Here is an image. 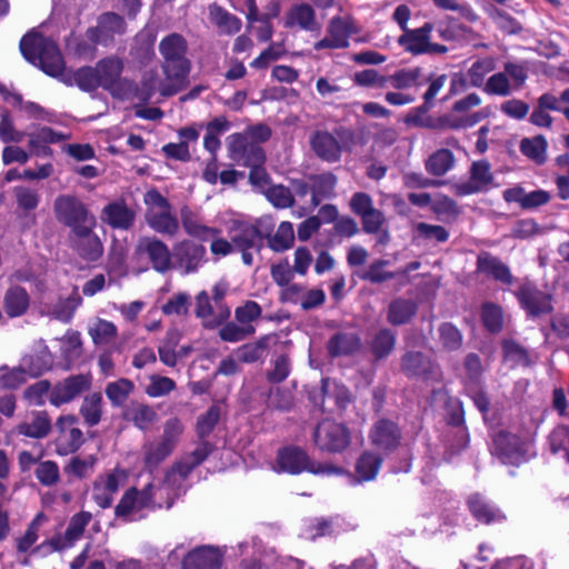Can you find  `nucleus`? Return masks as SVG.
<instances>
[{"label":"nucleus","instance_id":"obj_59","mask_svg":"<svg viewBox=\"0 0 569 569\" xmlns=\"http://www.w3.org/2000/svg\"><path fill=\"white\" fill-rule=\"evenodd\" d=\"M0 386L6 389H17L26 383L29 377L28 371L20 362L18 367L8 368L7 366L0 367Z\"/></svg>","mask_w":569,"mask_h":569},{"label":"nucleus","instance_id":"obj_51","mask_svg":"<svg viewBox=\"0 0 569 569\" xmlns=\"http://www.w3.org/2000/svg\"><path fill=\"white\" fill-rule=\"evenodd\" d=\"M381 457L372 452H363L356 465V473L361 481L373 480L381 467Z\"/></svg>","mask_w":569,"mask_h":569},{"label":"nucleus","instance_id":"obj_42","mask_svg":"<svg viewBox=\"0 0 569 569\" xmlns=\"http://www.w3.org/2000/svg\"><path fill=\"white\" fill-rule=\"evenodd\" d=\"M361 346L360 338L356 333L339 332L328 342V350L331 356L350 355L359 350Z\"/></svg>","mask_w":569,"mask_h":569},{"label":"nucleus","instance_id":"obj_11","mask_svg":"<svg viewBox=\"0 0 569 569\" xmlns=\"http://www.w3.org/2000/svg\"><path fill=\"white\" fill-rule=\"evenodd\" d=\"M496 187L491 166L487 160L473 161L469 169V179L452 186L455 194L465 197Z\"/></svg>","mask_w":569,"mask_h":569},{"label":"nucleus","instance_id":"obj_3","mask_svg":"<svg viewBox=\"0 0 569 569\" xmlns=\"http://www.w3.org/2000/svg\"><path fill=\"white\" fill-rule=\"evenodd\" d=\"M274 222L268 217L259 218L254 223L234 221L229 230V237L234 249L242 254V261L247 266L253 263L251 251L260 252L264 237L273 230Z\"/></svg>","mask_w":569,"mask_h":569},{"label":"nucleus","instance_id":"obj_29","mask_svg":"<svg viewBox=\"0 0 569 569\" xmlns=\"http://www.w3.org/2000/svg\"><path fill=\"white\" fill-rule=\"evenodd\" d=\"M16 430L21 436L41 439L49 435L51 420L46 411H33L16 427Z\"/></svg>","mask_w":569,"mask_h":569},{"label":"nucleus","instance_id":"obj_64","mask_svg":"<svg viewBox=\"0 0 569 569\" xmlns=\"http://www.w3.org/2000/svg\"><path fill=\"white\" fill-rule=\"evenodd\" d=\"M483 91L491 96L507 97L513 91V87L505 72H497L488 78Z\"/></svg>","mask_w":569,"mask_h":569},{"label":"nucleus","instance_id":"obj_49","mask_svg":"<svg viewBox=\"0 0 569 569\" xmlns=\"http://www.w3.org/2000/svg\"><path fill=\"white\" fill-rule=\"evenodd\" d=\"M194 315L202 321V326L207 328V323L219 321V310L212 305L211 298L206 290L198 292L196 296Z\"/></svg>","mask_w":569,"mask_h":569},{"label":"nucleus","instance_id":"obj_20","mask_svg":"<svg viewBox=\"0 0 569 569\" xmlns=\"http://www.w3.org/2000/svg\"><path fill=\"white\" fill-rule=\"evenodd\" d=\"M122 478L123 473L118 470L99 477L92 488L93 501L102 509L109 508L113 502L114 495L119 491Z\"/></svg>","mask_w":569,"mask_h":569},{"label":"nucleus","instance_id":"obj_40","mask_svg":"<svg viewBox=\"0 0 569 569\" xmlns=\"http://www.w3.org/2000/svg\"><path fill=\"white\" fill-rule=\"evenodd\" d=\"M186 480L179 477L177 471L171 467L166 472L162 483L158 486V490L166 496L167 508H170L173 501L186 492Z\"/></svg>","mask_w":569,"mask_h":569},{"label":"nucleus","instance_id":"obj_6","mask_svg":"<svg viewBox=\"0 0 569 569\" xmlns=\"http://www.w3.org/2000/svg\"><path fill=\"white\" fill-rule=\"evenodd\" d=\"M277 463L280 471L291 475H298L303 471L313 475H338L342 472L341 468L333 465L311 460L309 456L298 447H287L279 450Z\"/></svg>","mask_w":569,"mask_h":569},{"label":"nucleus","instance_id":"obj_48","mask_svg":"<svg viewBox=\"0 0 569 569\" xmlns=\"http://www.w3.org/2000/svg\"><path fill=\"white\" fill-rule=\"evenodd\" d=\"M268 239V246L276 252H282L291 248L295 241V232L291 222L283 221L278 226V229L273 236L271 232Z\"/></svg>","mask_w":569,"mask_h":569},{"label":"nucleus","instance_id":"obj_52","mask_svg":"<svg viewBox=\"0 0 569 569\" xmlns=\"http://www.w3.org/2000/svg\"><path fill=\"white\" fill-rule=\"evenodd\" d=\"M102 396L91 393L87 396L80 407V415L89 427L97 426L102 416Z\"/></svg>","mask_w":569,"mask_h":569},{"label":"nucleus","instance_id":"obj_2","mask_svg":"<svg viewBox=\"0 0 569 569\" xmlns=\"http://www.w3.org/2000/svg\"><path fill=\"white\" fill-rule=\"evenodd\" d=\"M22 56L32 64L40 67L47 74L60 78L63 76L64 61L58 44L40 33L30 32L20 40Z\"/></svg>","mask_w":569,"mask_h":569},{"label":"nucleus","instance_id":"obj_15","mask_svg":"<svg viewBox=\"0 0 569 569\" xmlns=\"http://www.w3.org/2000/svg\"><path fill=\"white\" fill-rule=\"evenodd\" d=\"M91 387V376L87 373L73 375L58 381L50 391L49 402L54 407L69 403L80 397Z\"/></svg>","mask_w":569,"mask_h":569},{"label":"nucleus","instance_id":"obj_10","mask_svg":"<svg viewBox=\"0 0 569 569\" xmlns=\"http://www.w3.org/2000/svg\"><path fill=\"white\" fill-rule=\"evenodd\" d=\"M96 224H87L76 230H70L68 241L70 248L88 262L98 261L103 254V243L94 232Z\"/></svg>","mask_w":569,"mask_h":569},{"label":"nucleus","instance_id":"obj_43","mask_svg":"<svg viewBox=\"0 0 569 569\" xmlns=\"http://www.w3.org/2000/svg\"><path fill=\"white\" fill-rule=\"evenodd\" d=\"M209 14L212 22L220 29L222 33L234 34L241 29V20L218 4H212L209 7Z\"/></svg>","mask_w":569,"mask_h":569},{"label":"nucleus","instance_id":"obj_46","mask_svg":"<svg viewBox=\"0 0 569 569\" xmlns=\"http://www.w3.org/2000/svg\"><path fill=\"white\" fill-rule=\"evenodd\" d=\"M91 520V513L81 511L72 516L66 529L61 548L71 547L80 537Z\"/></svg>","mask_w":569,"mask_h":569},{"label":"nucleus","instance_id":"obj_54","mask_svg":"<svg viewBox=\"0 0 569 569\" xmlns=\"http://www.w3.org/2000/svg\"><path fill=\"white\" fill-rule=\"evenodd\" d=\"M311 203L312 207H317L320 203L321 198L329 197L336 186L337 178L331 173H325L311 177Z\"/></svg>","mask_w":569,"mask_h":569},{"label":"nucleus","instance_id":"obj_9","mask_svg":"<svg viewBox=\"0 0 569 569\" xmlns=\"http://www.w3.org/2000/svg\"><path fill=\"white\" fill-rule=\"evenodd\" d=\"M432 30L433 24L426 22L421 28L406 30L399 37L398 43L405 51L413 56L447 53L448 48L446 46L430 41Z\"/></svg>","mask_w":569,"mask_h":569},{"label":"nucleus","instance_id":"obj_30","mask_svg":"<svg viewBox=\"0 0 569 569\" xmlns=\"http://www.w3.org/2000/svg\"><path fill=\"white\" fill-rule=\"evenodd\" d=\"M81 303L82 299L77 289H74L70 296L60 297L57 301L50 303L47 307L46 313L62 323H69Z\"/></svg>","mask_w":569,"mask_h":569},{"label":"nucleus","instance_id":"obj_13","mask_svg":"<svg viewBox=\"0 0 569 569\" xmlns=\"http://www.w3.org/2000/svg\"><path fill=\"white\" fill-rule=\"evenodd\" d=\"M207 250L204 246L183 239L173 246L172 267L179 269L183 274L197 272L206 262Z\"/></svg>","mask_w":569,"mask_h":569},{"label":"nucleus","instance_id":"obj_25","mask_svg":"<svg viewBox=\"0 0 569 569\" xmlns=\"http://www.w3.org/2000/svg\"><path fill=\"white\" fill-rule=\"evenodd\" d=\"M401 369L409 377L433 378L438 373V367L423 353L409 351L401 359Z\"/></svg>","mask_w":569,"mask_h":569},{"label":"nucleus","instance_id":"obj_16","mask_svg":"<svg viewBox=\"0 0 569 569\" xmlns=\"http://www.w3.org/2000/svg\"><path fill=\"white\" fill-rule=\"evenodd\" d=\"M136 253L147 256L157 272L166 273L172 268V253L169 247L156 237H140L136 244Z\"/></svg>","mask_w":569,"mask_h":569},{"label":"nucleus","instance_id":"obj_32","mask_svg":"<svg viewBox=\"0 0 569 569\" xmlns=\"http://www.w3.org/2000/svg\"><path fill=\"white\" fill-rule=\"evenodd\" d=\"M468 506L472 516L478 521L487 525L502 521L506 518L499 508L487 501L485 497L479 493H475L469 497Z\"/></svg>","mask_w":569,"mask_h":569},{"label":"nucleus","instance_id":"obj_5","mask_svg":"<svg viewBox=\"0 0 569 569\" xmlns=\"http://www.w3.org/2000/svg\"><path fill=\"white\" fill-rule=\"evenodd\" d=\"M529 440V430H501L492 438V455L505 465L519 466L528 461Z\"/></svg>","mask_w":569,"mask_h":569},{"label":"nucleus","instance_id":"obj_60","mask_svg":"<svg viewBox=\"0 0 569 569\" xmlns=\"http://www.w3.org/2000/svg\"><path fill=\"white\" fill-rule=\"evenodd\" d=\"M489 18L495 26L507 34H516L521 31V23L512 18L509 13L492 7L488 10Z\"/></svg>","mask_w":569,"mask_h":569},{"label":"nucleus","instance_id":"obj_47","mask_svg":"<svg viewBox=\"0 0 569 569\" xmlns=\"http://www.w3.org/2000/svg\"><path fill=\"white\" fill-rule=\"evenodd\" d=\"M422 70L419 67L410 69H401L390 76H387V84L397 90H405L420 86Z\"/></svg>","mask_w":569,"mask_h":569},{"label":"nucleus","instance_id":"obj_34","mask_svg":"<svg viewBox=\"0 0 569 569\" xmlns=\"http://www.w3.org/2000/svg\"><path fill=\"white\" fill-rule=\"evenodd\" d=\"M284 26H298L300 29L307 31H316L320 28L316 20V12L313 8L308 3H299L291 7V9L286 14Z\"/></svg>","mask_w":569,"mask_h":569},{"label":"nucleus","instance_id":"obj_62","mask_svg":"<svg viewBox=\"0 0 569 569\" xmlns=\"http://www.w3.org/2000/svg\"><path fill=\"white\" fill-rule=\"evenodd\" d=\"M495 69V60L493 58L487 57L480 60H477L469 68L467 76L469 78L470 84L475 88H480L485 86V77Z\"/></svg>","mask_w":569,"mask_h":569},{"label":"nucleus","instance_id":"obj_57","mask_svg":"<svg viewBox=\"0 0 569 569\" xmlns=\"http://www.w3.org/2000/svg\"><path fill=\"white\" fill-rule=\"evenodd\" d=\"M29 148H40L48 146L49 143H57L69 139L68 134L54 131L49 127H41L38 130L30 132L29 134Z\"/></svg>","mask_w":569,"mask_h":569},{"label":"nucleus","instance_id":"obj_56","mask_svg":"<svg viewBox=\"0 0 569 569\" xmlns=\"http://www.w3.org/2000/svg\"><path fill=\"white\" fill-rule=\"evenodd\" d=\"M191 306L189 293L179 291L173 293L168 301L161 306V311L166 316L187 317Z\"/></svg>","mask_w":569,"mask_h":569},{"label":"nucleus","instance_id":"obj_23","mask_svg":"<svg viewBox=\"0 0 569 569\" xmlns=\"http://www.w3.org/2000/svg\"><path fill=\"white\" fill-rule=\"evenodd\" d=\"M222 555L217 548L202 546L191 550L182 560V569H220Z\"/></svg>","mask_w":569,"mask_h":569},{"label":"nucleus","instance_id":"obj_19","mask_svg":"<svg viewBox=\"0 0 569 569\" xmlns=\"http://www.w3.org/2000/svg\"><path fill=\"white\" fill-rule=\"evenodd\" d=\"M21 363L28 371L29 377L37 378L49 371L53 366V355L43 339L33 345V350L21 358Z\"/></svg>","mask_w":569,"mask_h":569},{"label":"nucleus","instance_id":"obj_28","mask_svg":"<svg viewBox=\"0 0 569 569\" xmlns=\"http://www.w3.org/2000/svg\"><path fill=\"white\" fill-rule=\"evenodd\" d=\"M2 307L9 318H18L27 313L30 307V296L23 287H9L2 299Z\"/></svg>","mask_w":569,"mask_h":569},{"label":"nucleus","instance_id":"obj_26","mask_svg":"<svg viewBox=\"0 0 569 569\" xmlns=\"http://www.w3.org/2000/svg\"><path fill=\"white\" fill-rule=\"evenodd\" d=\"M122 418L137 429L148 431L158 421V413L150 405L131 401L124 407Z\"/></svg>","mask_w":569,"mask_h":569},{"label":"nucleus","instance_id":"obj_1","mask_svg":"<svg viewBox=\"0 0 569 569\" xmlns=\"http://www.w3.org/2000/svg\"><path fill=\"white\" fill-rule=\"evenodd\" d=\"M159 51L163 59L161 67L164 74V84L160 88V93L170 97L189 83L191 62L187 58L188 44L181 34L170 33L160 41Z\"/></svg>","mask_w":569,"mask_h":569},{"label":"nucleus","instance_id":"obj_41","mask_svg":"<svg viewBox=\"0 0 569 569\" xmlns=\"http://www.w3.org/2000/svg\"><path fill=\"white\" fill-rule=\"evenodd\" d=\"M455 162L453 153L449 149L442 148L431 153L425 166L430 174L441 177L453 168Z\"/></svg>","mask_w":569,"mask_h":569},{"label":"nucleus","instance_id":"obj_37","mask_svg":"<svg viewBox=\"0 0 569 569\" xmlns=\"http://www.w3.org/2000/svg\"><path fill=\"white\" fill-rule=\"evenodd\" d=\"M60 78L68 86L76 84L79 89L86 92H92L101 87L96 66L79 68L71 73H63Z\"/></svg>","mask_w":569,"mask_h":569},{"label":"nucleus","instance_id":"obj_44","mask_svg":"<svg viewBox=\"0 0 569 569\" xmlns=\"http://www.w3.org/2000/svg\"><path fill=\"white\" fill-rule=\"evenodd\" d=\"M134 390V383L127 378H120L109 382L104 392L111 405L116 408L122 407Z\"/></svg>","mask_w":569,"mask_h":569},{"label":"nucleus","instance_id":"obj_35","mask_svg":"<svg viewBox=\"0 0 569 569\" xmlns=\"http://www.w3.org/2000/svg\"><path fill=\"white\" fill-rule=\"evenodd\" d=\"M418 306L412 299H393L387 309V321L392 326L409 323L417 315Z\"/></svg>","mask_w":569,"mask_h":569},{"label":"nucleus","instance_id":"obj_18","mask_svg":"<svg viewBox=\"0 0 569 569\" xmlns=\"http://www.w3.org/2000/svg\"><path fill=\"white\" fill-rule=\"evenodd\" d=\"M77 418L74 416L60 417L57 421L60 433L56 441L57 452L60 456H68L76 452L84 442L82 431L73 427Z\"/></svg>","mask_w":569,"mask_h":569},{"label":"nucleus","instance_id":"obj_39","mask_svg":"<svg viewBox=\"0 0 569 569\" xmlns=\"http://www.w3.org/2000/svg\"><path fill=\"white\" fill-rule=\"evenodd\" d=\"M478 269L480 272L486 273L497 281L503 283H509L511 281V274L508 267L489 253H481L478 257Z\"/></svg>","mask_w":569,"mask_h":569},{"label":"nucleus","instance_id":"obj_14","mask_svg":"<svg viewBox=\"0 0 569 569\" xmlns=\"http://www.w3.org/2000/svg\"><path fill=\"white\" fill-rule=\"evenodd\" d=\"M127 30L124 19L114 12H104L97 19V26L86 31L87 39L94 44L109 47L116 36H121Z\"/></svg>","mask_w":569,"mask_h":569},{"label":"nucleus","instance_id":"obj_63","mask_svg":"<svg viewBox=\"0 0 569 569\" xmlns=\"http://www.w3.org/2000/svg\"><path fill=\"white\" fill-rule=\"evenodd\" d=\"M109 93L117 99L120 100H138V84L128 78H122L121 76L113 82L111 87L106 89Z\"/></svg>","mask_w":569,"mask_h":569},{"label":"nucleus","instance_id":"obj_55","mask_svg":"<svg viewBox=\"0 0 569 569\" xmlns=\"http://www.w3.org/2000/svg\"><path fill=\"white\" fill-rule=\"evenodd\" d=\"M269 337L264 336L252 343H246L236 351L238 359L244 363H252L262 359L268 349Z\"/></svg>","mask_w":569,"mask_h":569},{"label":"nucleus","instance_id":"obj_27","mask_svg":"<svg viewBox=\"0 0 569 569\" xmlns=\"http://www.w3.org/2000/svg\"><path fill=\"white\" fill-rule=\"evenodd\" d=\"M180 222L184 232L191 237L201 241L208 240L210 237H218L220 230L211 228L201 222L198 214L193 212L188 206H183L180 209Z\"/></svg>","mask_w":569,"mask_h":569},{"label":"nucleus","instance_id":"obj_7","mask_svg":"<svg viewBox=\"0 0 569 569\" xmlns=\"http://www.w3.org/2000/svg\"><path fill=\"white\" fill-rule=\"evenodd\" d=\"M56 218L61 223L76 230L87 224H97L96 218L89 212L84 203L76 196H58L53 203Z\"/></svg>","mask_w":569,"mask_h":569},{"label":"nucleus","instance_id":"obj_50","mask_svg":"<svg viewBox=\"0 0 569 569\" xmlns=\"http://www.w3.org/2000/svg\"><path fill=\"white\" fill-rule=\"evenodd\" d=\"M59 340L61 356L68 365L80 357L82 340L79 331L69 329Z\"/></svg>","mask_w":569,"mask_h":569},{"label":"nucleus","instance_id":"obj_12","mask_svg":"<svg viewBox=\"0 0 569 569\" xmlns=\"http://www.w3.org/2000/svg\"><path fill=\"white\" fill-rule=\"evenodd\" d=\"M313 440L321 450L340 452L349 446L350 435L343 425L327 419L317 426Z\"/></svg>","mask_w":569,"mask_h":569},{"label":"nucleus","instance_id":"obj_36","mask_svg":"<svg viewBox=\"0 0 569 569\" xmlns=\"http://www.w3.org/2000/svg\"><path fill=\"white\" fill-rule=\"evenodd\" d=\"M98 78L102 89H108L122 74L124 62L118 56H109L96 63Z\"/></svg>","mask_w":569,"mask_h":569},{"label":"nucleus","instance_id":"obj_31","mask_svg":"<svg viewBox=\"0 0 569 569\" xmlns=\"http://www.w3.org/2000/svg\"><path fill=\"white\" fill-rule=\"evenodd\" d=\"M211 450L212 447L209 442H201L192 452L186 453L177 460L171 468L187 481L190 473L208 458Z\"/></svg>","mask_w":569,"mask_h":569},{"label":"nucleus","instance_id":"obj_4","mask_svg":"<svg viewBox=\"0 0 569 569\" xmlns=\"http://www.w3.org/2000/svg\"><path fill=\"white\" fill-rule=\"evenodd\" d=\"M146 221L157 233L176 237L179 233V219L172 210V206L158 190L151 189L143 197Z\"/></svg>","mask_w":569,"mask_h":569},{"label":"nucleus","instance_id":"obj_21","mask_svg":"<svg viewBox=\"0 0 569 569\" xmlns=\"http://www.w3.org/2000/svg\"><path fill=\"white\" fill-rule=\"evenodd\" d=\"M312 151L323 161L337 162L341 158L342 147L337 138L323 130L313 132L310 137Z\"/></svg>","mask_w":569,"mask_h":569},{"label":"nucleus","instance_id":"obj_8","mask_svg":"<svg viewBox=\"0 0 569 569\" xmlns=\"http://www.w3.org/2000/svg\"><path fill=\"white\" fill-rule=\"evenodd\" d=\"M480 103L481 98L475 92L457 100L452 106V113L445 114L439 119L441 127L455 130L473 127L485 114L479 111L469 113V110Z\"/></svg>","mask_w":569,"mask_h":569},{"label":"nucleus","instance_id":"obj_17","mask_svg":"<svg viewBox=\"0 0 569 569\" xmlns=\"http://www.w3.org/2000/svg\"><path fill=\"white\" fill-rule=\"evenodd\" d=\"M229 152L233 161L246 167L262 166L266 160L263 149L259 143L248 141V137L241 133L230 137Z\"/></svg>","mask_w":569,"mask_h":569},{"label":"nucleus","instance_id":"obj_53","mask_svg":"<svg viewBox=\"0 0 569 569\" xmlns=\"http://www.w3.org/2000/svg\"><path fill=\"white\" fill-rule=\"evenodd\" d=\"M396 346V333L388 328L380 329L370 343V349L377 359L386 358Z\"/></svg>","mask_w":569,"mask_h":569},{"label":"nucleus","instance_id":"obj_33","mask_svg":"<svg viewBox=\"0 0 569 569\" xmlns=\"http://www.w3.org/2000/svg\"><path fill=\"white\" fill-rule=\"evenodd\" d=\"M370 439L372 445L382 450H391L399 443L400 433L397 426L389 420L378 421L371 432Z\"/></svg>","mask_w":569,"mask_h":569},{"label":"nucleus","instance_id":"obj_45","mask_svg":"<svg viewBox=\"0 0 569 569\" xmlns=\"http://www.w3.org/2000/svg\"><path fill=\"white\" fill-rule=\"evenodd\" d=\"M88 333L96 346H102L117 337L118 328L113 322L98 318L88 328Z\"/></svg>","mask_w":569,"mask_h":569},{"label":"nucleus","instance_id":"obj_58","mask_svg":"<svg viewBox=\"0 0 569 569\" xmlns=\"http://www.w3.org/2000/svg\"><path fill=\"white\" fill-rule=\"evenodd\" d=\"M142 509L143 507L139 501V490L132 487L123 493L119 503L114 508V513L118 518H127Z\"/></svg>","mask_w":569,"mask_h":569},{"label":"nucleus","instance_id":"obj_38","mask_svg":"<svg viewBox=\"0 0 569 569\" xmlns=\"http://www.w3.org/2000/svg\"><path fill=\"white\" fill-rule=\"evenodd\" d=\"M173 452L160 439L146 441L142 446V458L147 469H156Z\"/></svg>","mask_w":569,"mask_h":569},{"label":"nucleus","instance_id":"obj_22","mask_svg":"<svg viewBox=\"0 0 569 569\" xmlns=\"http://www.w3.org/2000/svg\"><path fill=\"white\" fill-rule=\"evenodd\" d=\"M351 29L349 23L341 17H335L328 26V37L316 42L315 50L342 49L349 46Z\"/></svg>","mask_w":569,"mask_h":569},{"label":"nucleus","instance_id":"obj_61","mask_svg":"<svg viewBox=\"0 0 569 569\" xmlns=\"http://www.w3.org/2000/svg\"><path fill=\"white\" fill-rule=\"evenodd\" d=\"M254 332V327H243L237 321H228L219 330V337L226 342H239L252 336Z\"/></svg>","mask_w":569,"mask_h":569},{"label":"nucleus","instance_id":"obj_24","mask_svg":"<svg viewBox=\"0 0 569 569\" xmlns=\"http://www.w3.org/2000/svg\"><path fill=\"white\" fill-rule=\"evenodd\" d=\"M100 218L113 229L129 230L134 223L136 212L123 201H114L102 209Z\"/></svg>","mask_w":569,"mask_h":569}]
</instances>
